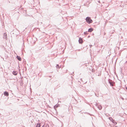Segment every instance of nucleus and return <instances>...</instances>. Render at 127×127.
<instances>
[{"label":"nucleus","instance_id":"17","mask_svg":"<svg viewBox=\"0 0 127 127\" xmlns=\"http://www.w3.org/2000/svg\"><path fill=\"white\" fill-rule=\"evenodd\" d=\"M84 34H87V33L86 32H84Z\"/></svg>","mask_w":127,"mask_h":127},{"label":"nucleus","instance_id":"2","mask_svg":"<svg viewBox=\"0 0 127 127\" xmlns=\"http://www.w3.org/2000/svg\"><path fill=\"white\" fill-rule=\"evenodd\" d=\"M7 35L5 33H4L3 34V38L5 39H6L7 38Z\"/></svg>","mask_w":127,"mask_h":127},{"label":"nucleus","instance_id":"9","mask_svg":"<svg viewBox=\"0 0 127 127\" xmlns=\"http://www.w3.org/2000/svg\"><path fill=\"white\" fill-rule=\"evenodd\" d=\"M59 104H57V105H56L55 106H54V108H56L57 107H58L59 106Z\"/></svg>","mask_w":127,"mask_h":127},{"label":"nucleus","instance_id":"22","mask_svg":"<svg viewBox=\"0 0 127 127\" xmlns=\"http://www.w3.org/2000/svg\"><path fill=\"white\" fill-rule=\"evenodd\" d=\"M97 4H99V3H97Z\"/></svg>","mask_w":127,"mask_h":127},{"label":"nucleus","instance_id":"10","mask_svg":"<svg viewBox=\"0 0 127 127\" xmlns=\"http://www.w3.org/2000/svg\"><path fill=\"white\" fill-rule=\"evenodd\" d=\"M109 119L110 120V121L112 122L114 120L111 117H109Z\"/></svg>","mask_w":127,"mask_h":127},{"label":"nucleus","instance_id":"6","mask_svg":"<svg viewBox=\"0 0 127 127\" xmlns=\"http://www.w3.org/2000/svg\"><path fill=\"white\" fill-rule=\"evenodd\" d=\"M97 107L99 110H101L102 108V106L100 105H99Z\"/></svg>","mask_w":127,"mask_h":127},{"label":"nucleus","instance_id":"4","mask_svg":"<svg viewBox=\"0 0 127 127\" xmlns=\"http://www.w3.org/2000/svg\"><path fill=\"white\" fill-rule=\"evenodd\" d=\"M79 43H81L83 42V41L82 39L81 38H79Z\"/></svg>","mask_w":127,"mask_h":127},{"label":"nucleus","instance_id":"8","mask_svg":"<svg viewBox=\"0 0 127 127\" xmlns=\"http://www.w3.org/2000/svg\"><path fill=\"white\" fill-rule=\"evenodd\" d=\"M93 31L92 29L90 28L89 29L88 31L89 32H91Z\"/></svg>","mask_w":127,"mask_h":127},{"label":"nucleus","instance_id":"16","mask_svg":"<svg viewBox=\"0 0 127 127\" xmlns=\"http://www.w3.org/2000/svg\"><path fill=\"white\" fill-rule=\"evenodd\" d=\"M90 48H91V47L92 46V45H90Z\"/></svg>","mask_w":127,"mask_h":127},{"label":"nucleus","instance_id":"7","mask_svg":"<svg viewBox=\"0 0 127 127\" xmlns=\"http://www.w3.org/2000/svg\"><path fill=\"white\" fill-rule=\"evenodd\" d=\"M17 72L16 71H14L13 72V74L15 75H16L17 74Z\"/></svg>","mask_w":127,"mask_h":127},{"label":"nucleus","instance_id":"3","mask_svg":"<svg viewBox=\"0 0 127 127\" xmlns=\"http://www.w3.org/2000/svg\"><path fill=\"white\" fill-rule=\"evenodd\" d=\"M4 95L6 96H8L9 95L8 93L6 91L4 92Z\"/></svg>","mask_w":127,"mask_h":127},{"label":"nucleus","instance_id":"11","mask_svg":"<svg viewBox=\"0 0 127 127\" xmlns=\"http://www.w3.org/2000/svg\"><path fill=\"white\" fill-rule=\"evenodd\" d=\"M115 125H116L117 124V123L114 120L112 122Z\"/></svg>","mask_w":127,"mask_h":127},{"label":"nucleus","instance_id":"1","mask_svg":"<svg viewBox=\"0 0 127 127\" xmlns=\"http://www.w3.org/2000/svg\"><path fill=\"white\" fill-rule=\"evenodd\" d=\"M86 22L90 24L93 22V21L89 17H87L86 18Z\"/></svg>","mask_w":127,"mask_h":127},{"label":"nucleus","instance_id":"15","mask_svg":"<svg viewBox=\"0 0 127 127\" xmlns=\"http://www.w3.org/2000/svg\"><path fill=\"white\" fill-rule=\"evenodd\" d=\"M98 105V104L97 103H96L95 104V106H97Z\"/></svg>","mask_w":127,"mask_h":127},{"label":"nucleus","instance_id":"5","mask_svg":"<svg viewBox=\"0 0 127 127\" xmlns=\"http://www.w3.org/2000/svg\"><path fill=\"white\" fill-rule=\"evenodd\" d=\"M17 58L19 61H21V59L20 57L18 56H17L16 57Z\"/></svg>","mask_w":127,"mask_h":127},{"label":"nucleus","instance_id":"18","mask_svg":"<svg viewBox=\"0 0 127 127\" xmlns=\"http://www.w3.org/2000/svg\"><path fill=\"white\" fill-rule=\"evenodd\" d=\"M98 2L99 3H100V2L99 0L98 1Z\"/></svg>","mask_w":127,"mask_h":127},{"label":"nucleus","instance_id":"21","mask_svg":"<svg viewBox=\"0 0 127 127\" xmlns=\"http://www.w3.org/2000/svg\"><path fill=\"white\" fill-rule=\"evenodd\" d=\"M126 89L127 90V87H126Z\"/></svg>","mask_w":127,"mask_h":127},{"label":"nucleus","instance_id":"20","mask_svg":"<svg viewBox=\"0 0 127 127\" xmlns=\"http://www.w3.org/2000/svg\"><path fill=\"white\" fill-rule=\"evenodd\" d=\"M42 127H45L44 126H43Z\"/></svg>","mask_w":127,"mask_h":127},{"label":"nucleus","instance_id":"12","mask_svg":"<svg viewBox=\"0 0 127 127\" xmlns=\"http://www.w3.org/2000/svg\"><path fill=\"white\" fill-rule=\"evenodd\" d=\"M56 67L57 68H60V66L58 64L56 66Z\"/></svg>","mask_w":127,"mask_h":127},{"label":"nucleus","instance_id":"14","mask_svg":"<svg viewBox=\"0 0 127 127\" xmlns=\"http://www.w3.org/2000/svg\"><path fill=\"white\" fill-rule=\"evenodd\" d=\"M46 127H49L48 125H47V124L46 125Z\"/></svg>","mask_w":127,"mask_h":127},{"label":"nucleus","instance_id":"13","mask_svg":"<svg viewBox=\"0 0 127 127\" xmlns=\"http://www.w3.org/2000/svg\"><path fill=\"white\" fill-rule=\"evenodd\" d=\"M109 83L110 84V85L111 86L112 84L111 83L110 81L109 82Z\"/></svg>","mask_w":127,"mask_h":127},{"label":"nucleus","instance_id":"19","mask_svg":"<svg viewBox=\"0 0 127 127\" xmlns=\"http://www.w3.org/2000/svg\"><path fill=\"white\" fill-rule=\"evenodd\" d=\"M121 98L123 100L124 99V98H123L121 97Z\"/></svg>","mask_w":127,"mask_h":127}]
</instances>
